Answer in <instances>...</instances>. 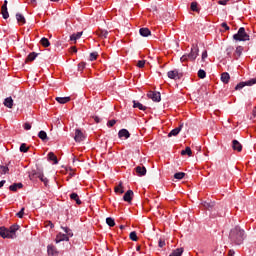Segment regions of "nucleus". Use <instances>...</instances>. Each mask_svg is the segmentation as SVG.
Returning a JSON list of instances; mask_svg holds the SVG:
<instances>
[{
  "label": "nucleus",
  "instance_id": "obj_1",
  "mask_svg": "<svg viewBox=\"0 0 256 256\" xmlns=\"http://www.w3.org/2000/svg\"><path fill=\"white\" fill-rule=\"evenodd\" d=\"M229 239L234 245H243V241H245V230L239 226L232 228L229 233Z\"/></svg>",
  "mask_w": 256,
  "mask_h": 256
},
{
  "label": "nucleus",
  "instance_id": "obj_2",
  "mask_svg": "<svg viewBox=\"0 0 256 256\" xmlns=\"http://www.w3.org/2000/svg\"><path fill=\"white\" fill-rule=\"evenodd\" d=\"M17 231H19V225L17 224L9 228L0 226V237H2V239H17Z\"/></svg>",
  "mask_w": 256,
  "mask_h": 256
},
{
  "label": "nucleus",
  "instance_id": "obj_3",
  "mask_svg": "<svg viewBox=\"0 0 256 256\" xmlns=\"http://www.w3.org/2000/svg\"><path fill=\"white\" fill-rule=\"evenodd\" d=\"M197 57H199V46H197V44H193L190 53L184 54L180 58V61L182 63H187V61H195Z\"/></svg>",
  "mask_w": 256,
  "mask_h": 256
},
{
  "label": "nucleus",
  "instance_id": "obj_4",
  "mask_svg": "<svg viewBox=\"0 0 256 256\" xmlns=\"http://www.w3.org/2000/svg\"><path fill=\"white\" fill-rule=\"evenodd\" d=\"M29 179L30 181H35V179H40V181L44 183L45 187H47V183H49V179L45 178V175L43 174V170L40 168H37L36 170H32L29 173Z\"/></svg>",
  "mask_w": 256,
  "mask_h": 256
},
{
  "label": "nucleus",
  "instance_id": "obj_5",
  "mask_svg": "<svg viewBox=\"0 0 256 256\" xmlns=\"http://www.w3.org/2000/svg\"><path fill=\"white\" fill-rule=\"evenodd\" d=\"M234 41H250L251 37L248 35L247 31H245V27H240L238 32L233 35Z\"/></svg>",
  "mask_w": 256,
  "mask_h": 256
},
{
  "label": "nucleus",
  "instance_id": "obj_6",
  "mask_svg": "<svg viewBox=\"0 0 256 256\" xmlns=\"http://www.w3.org/2000/svg\"><path fill=\"white\" fill-rule=\"evenodd\" d=\"M148 99H152L155 103H159L161 101V93L157 91H149L147 93Z\"/></svg>",
  "mask_w": 256,
  "mask_h": 256
},
{
  "label": "nucleus",
  "instance_id": "obj_7",
  "mask_svg": "<svg viewBox=\"0 0 256 256\" xmlns=\"http://www.w3.org/2000/svg\"><path fill=\"white\" fill-rule=\"evenodd\" d=\"M74 140L76 143H81V141H85V134L82 133L81 129H76Z\"/></svg>",
  "mask_w": 256,
  "mask_h": 256
},
{
  "label": "nucleus",
  "instance_id": "obj_8",
  "mask_svg": "<svg viewBox=\"0 0 256 256\" xmlns=\"http://www.w3.org/2000/svg\"><path fill=\"white\" fill-rule=\"evenodd\" d=\"M232 149L233 151H237L238 153H241L243 151V145H241V142L238 140L232 141Z\"/></svg>",
  "mask_w": 256,
  "mask_h": 256
},
{
  "label": "nucleus",
  "instance_id": "obj_9",
  "mask_svg": "<svg viewBox=\"0 0 256 256\" xmlns=\"http://www.w3.org/2000/svg\"><path fill=\"white\" fill-rule=\"evenodd\" d=\"M7 4H8V1L4 0V3L1 8V13H2L3 19H9V11L7 10Z\"/></svg>",
  "mask_w": 256,
  "mask_h": 256
},
{
  "label": "nucleus",
  "instance_id": "obj_10",
  "mask_svg": "<svg viewBox=\"0 0 256 256\" xmlns=\"http://www.w3.org/2000/svg\"><path fill=\"white\" fill-rule=\"evenodd\" d=\"M118 137L119 139H129V137H131V133H129V130L123 128L121 130H119L118 132Z\"/></svg>",
  "mask_w": 256,
  "mask_h": 256
},
{
  "label": "nucleus",
  "instance_id": "obj_11",
  "mask_svg": "<svg viewBox=\"0 0 256 256\" xmlns=\"http://www.w3.org/2000/svg\"><path fill=\"white\" fill-rule=\"evenodd\" d=\"M244 48L243 46H237L233 53V59L237 61L241 55H243Z\"/></svg>",
  "mask_w": 256,
  "mask_h": 256
},
{
  "label": "nucleus",
  "instance_id": "obj_12",
  "mask_svg": "<svg viewBox=\"0 0 256 256\" xmlns=\"http://www.w3.org/2000/svg\"><path fill=\"white\" fill-rule=\"evenodd\" d=\"M167 75L169 79H181V77H179V70L177 69L168 71Z\"/></svg>",
  "mask_w": 256,
  "mask_h": 256
},
{
  "label": "nucleus",
  "instance_id": "obj_13",
  "mask_svg": "<svg viewBox=\"0 0 256 256\" xmlns=\"http://www.w3.org/2000/svg\"><path fill=\"white\" fill-rule=\"evenodd\" d=\"M135 171L139 177H144V175H147V168H145V166H137Z\"/></svg>",
  "mask_w": 256,
  "mask_h": 256
},
{
  "label": "nucleus",
  "instance_id": "obj_14",
  "mask_svg": "<svg viewBox=\"0 0 256 256\" xmlns=\"http://www.w3.org/2000/svg\"><path fill=\"white\" fill-rule=\"evenodd\" d=\"M181 129H183V124H180L179 127L171 130L168 134V137H177V135H179V133H181Z\"/></svg>",
  "mask_w": 256,
  "mask_h": 256
},
{
  "label": "nucleus",
  "instance_id": "obj_15",
  "mask_svg": "<svg viewBox=\"0 0 256 256\" xmlns=\"http://www.w3.org/2000/svg\"><path fill=\"white\" fill-rule=\"evenodd\" d=\"M123 200L126 201V203H131V201H133V190H128L124 194Z\"/></svg>",
  "mask_w": 256,
  "mask_h": 256
},
{
  "label": "nucleus",
  "instance_id": "obj_16",
  "mask_svg": "<svg viewBox=\"0 0 256 256\" xmlns=\"http://www.w3.org/2000/svg\"><path fill=\"white\" fill-rule=\"evenodd\" d=\"M222 83H224V85H227L229 83V81H231V75H229L228 72H223L221 74V77H220Z\"/></svg>",
  "mask_w": 256,
  "mask_h": 256
},
{
  "label": "nucleus",
  "instance_id": "obj_17",
  "mask_svg": "<svg viewBox=\"0 0 256 256\" xmlns=\"http://www.w3.org/2000/svg\"><path fill=\"white\" fill-rule=\"evenodd\" d=\"M55 241H56V243H61V241H69V236H67L66 234H63V233H58L56 235Z\"/></svg>",
  "mask_w": 256,
  "mask_h": 256
},
{
  "label": "nucleus",
  "instance_id": "obj_18",
  "mask_svg": "<svg viewBox=\"0 0 256 256\" xmlns=\"http://www.w3.org/2000/svg\"><path fill=\"white\" fill-rule=\"evenodd\" d=\"M47 253H48V255H52V256L59 255V251H57V248L53 245H48Z\"/></svg>",
  "mask_w": 256,
  "mask_h": 256
},
{
  "label": "nucleus",
  "instance_id": "obj_19",
  "mask_svg": "<svg viewBox=\"0 0 256 256\" xmlns=\"http://www.w3.org/2000/svg\"><path fill=\"white\" fill-rule=\"evenodd\" d=\"M96 34L98 35V37H100V39H107V37L109 36V31L100 29L96 32Z\"/></svg>",
  "mask_w": 256,
  "mask_h": 256
},
{
  "label": "nucleus",
  "instance_id": "obj_20",
  "mask_svg": "<svg viewBox=\"0 0 256 256\" xmlns=\"http://www.w3.org/2000/svg\"><path fill=\"white\" fill-rule=\"evenodd\" d=\"M133 107L134 109H139L140 111H147V106H143L141 102H137L135 100H133Z\"/></svg>",
  "mask_w": 256,
  "mask_h": 256
},
{
  "label": "nucleus",
  "instance_id": "obj_21",
  "mask_svg": "<svg viewBox=\"0 0 256 256\" xmlns=\"http://www.w3.org/2000/svg\"><path fill=\"white\" fill-rule=\"evenodd\" d=\"M3 104L8 109H13V98L12 97L5 98Z\"/></svg>",
  "mask_w": 256,
  "mask_h": 256
},
{
  "label": "nucleus",
  "instance_id": "obj_22",
  "mask_svg": "<svg viewBox=\"0 0 256 256\" xmlns=\"http://www.w3.org/2000/svg\"><path fill=\"white\" fill-rule=\"evenodd\" d=\"M70 199H71L72 201H75V202H76V205H81V203H83V202L81 201V199H79V194H77V193H75V192H73V193L70 194Z\"/></svg>",
  "mask_w": 256,
  "mask_h": 256
},
{
  "label": "nucleus",
  "instance_id": "obj_23",
  "mask_svg": "<svg viewBox=\"0 0 256 256\" xmlns=\"http://www.w3.org/2000/svg\"><path fill=\"white\" fill-rule=\"evenodd\" d=\"M48 161H53L54 165H57L59 163V160L57 159V156L53 152L48 153Z\"/></svg>",
  "mask_w": 256,
  "mask_h": 256
},
{
  "label": "nucleus",
  "instance_id": "obj_24",
  "mask_svg": "<svg viewBox=\"0 0 256 256\" xmlns=\"http://www.w3.org/2000/svg\"><path fill=\"white\" fill-rule=\"evenodd\" d=\"M16 19L19 25H25V23H27V21L25 20V16H23V14L21 13L16 14Z\"/></svg>",
  "mask_w": 256,
  "mask_h": 256
},
{
  "label": "nucleus",
  "instance_id": "obj_25",
  "mask_svg": "<svg viewBox=\"0 0 256 256\" xmlns=\"http://www.w3.org/2000/svg\"><path fill=\"white\" fill-rule=\"evenodd\" d=\"M56 101L60 103V105H65V103L71 101V97H56Z\"/></svg>",
  "mask_w": 256,
  "mask_h": 256
},
{
  "label": "nucleus",
  "instance_id": "obj_26",
  "mask_svg": "<svg viewBox=\"0 0 256 256\" xmlns=\"http://www.w3.org/2000/svg\"><path fill=\"white\" fill-rule=\"evenodd\" d=\"M139 33L141 37H149V35H151V30H149V28H140Z\"/></svg>",
  "mask_w": 256,
  "mask_h": 256
},
{
  "label": "nucleus",
  "instance_id": "obj_27",
  "mask_svg": "<svg viewBox=\"0 0 256 256\" xmlns=\"http://www.w3.org/2000/svg\"><path fill=\"white\" fill-rule=\"evenodd\" d=\"M233 53H235V47L228 46L226 48V55H227V57H229V59H233Z\"/></svg>",
  "mask_w": 256,
  "mask_h": 256
},
{
  "label": "nucleus",
  "instance_id": "obj_28",
  "mask_svg": "<svg viewBox=\"0 0 256 256\" xmlns=\"http://www.w3.org/2000/svg\"><path fill=\"white\" fill-rule=\"evenodd\" d=\"M10 191H17V189H23V183H14L9 186Z\"/></svg>",
  "mask_w": 256,
  "mask_h": 256
},
{
  "label": "nucleus",
  "instance_id": "obj_29",
  "mask_svg": "<svg viewBox=\"0 0 256 256\" xmlns=\"http://www.w3.org/2000/svg\"><path fill=\"white\" fill-rule=\"evenodd\" d=\"M38 137L39 139H41V141H49V137H47V132L41 130L39 133H38Z\"/></svg>",
  "mask_w": 256,
  "mask_h": 256
},
{
  "label": "nucleus",
  "instance_id": "obj_30",
  "mask_svg": "<svg viewBox=\"0 0 256 256\" xmlns=\"http://www.w3.org/2000/svg\"><path fill=\"white\" fill-rule=\"evenodd\" d=\"M115 193H120V195H123L125 193V190L123 189V182H120L118 186L114 188Z\"/></svg>",
  "mask_w": 256,
  "mask_h": 256
},
{
  "label": "nucleus",
  "instance_id": "obj_31",
  "mask_svg": "<svg viewBox=\"0 0 256 256\" xmlns=\"http://www.w3.org/2000/svg\"><path fill=\"white\" fill-rule=\"evenodd\" d=\"M183 248H177L170 253L169 256H182L183 255Z\"/></svg>",
  "mask_w": 256,
  "mask_h": 256
},
{
  "label": "nucleus",
  "instance_id": "obj_32",
  "mask_svg": "<svg viewBox=\"0 0 256 256\" xmlns=\"http://www.w3.org/2000/svg\"><path fill=\"white\" fill-rule=\"evenodd\" d=\"M39 54L38 53H36V52H31L28 56H27V58H26V63L28 62V61H35V59H37V56H38Z\"/></svg>",
  "mask_w": 256,
  "mask_h": 256
},
{
  "label": "nucleus",
  "instance_id": "obj_33",
  "mask_svg": "<svg viewBox=\"0 0 256 256\" xmlns=\"http://www.w3.org/2000/svg\"><path fill=\"white\" fill-rule=\"evenodd\" d=\"M81 35H83V32H77L70 36V41H77V39H81Z\"/></svg>",
  "mask_w": 256,
  "mask_h": 256
},
{
  "label": "nucleus",
  "instance_id": "obj_34",
  "mask_svg": "<svg viewBox=\"0 0 256 256\" xmlns=\"http://www.w3.org/2000/svg\"><path fill=\"white\" fill-rule=\"evenodd\" d=\"M40 45H42V47H50L51 46V42H49V39L43 37L40 40Z\"/></svg>",
  "mask_w": 256,
  "mask_h": 256
},
{
  "label": "nucleus",
  "instance_id": "obj_35",
  "mask_svg": "<svg viewBox=\"0 0 256 256\" xmlns=\"http://www.w3.org/2000/svg\"><path fill=\"white\" fill-rule=\"evenodd\" d=\"M181 155H188V157H191V155H193V151L191 150V147L188 146L184 150H182Z\"/></svg>",
  "mask_w": 256,
  "mask_h": 256
},
{
  "label": "nucleus",
  "instance_id": "obj_36",
  "mask_svg": "<svg viewBox=\"0 0 256 256\" xmlns=\"http://www.w3.org/2000/svg\"><path fill=\"white\" fill-rule=\"evenodd\" d=\"M11 165V161L8 162L6 166L1 165L0 169L2 170L3 175H7L9 173V166Z\"/></svg>",
  "mask_w": 256,
  "mask_h": 256
},
{
  "label": "nucleus",
  "instance_id": "obj_37",
  "mask_svg": "<svg viewBox=\"0 0 256 256\" xmlns=\"http://www.w3.org/2000/svg\"><path fill=\"white\" fill-rule=\"evenodd\" d=\"M61 229L64 230V233H66L67 237H73V230H71L69 227L61 226Z\"/></svg>",
  "mask_w": 256,
  "mask_h": 256
},
{
  "label": "nucleus",
  "instance_id": "obj_38",
  "mask_svg": "<svg viewBox=\"0 0 256 256\" xmlns=\"http://www.w3.org/2000/svg\"><path fill=\"white\" fill-rule=\"evenodd\" d=\"M203 207H205V209H208V211H211V209H213L215 207V203L203 202Z\"/></svg>",
  "mask_w": 256,
  "mask_h": 256
},
{
  "label": "nucleus",
  "instance_id": "obj_39",
  "mask_svg": "<svg viewBox=\"0 0 256 256\" xmlns=\"http://www.w3.org/2000/svg\"><path fill=\"white\" fill-rule=\"evenodd\" d=\"M246 87H253V85H256V78H251L248 81L244 82Z\"/></svg>",
  "mask_w": 256,
  "mask_h": 256
},
{
  "label": "nucleus",
  "instance_id": "obj_40",
  "mask_svg": "<svg viewBox=\"0 0 256 256\" xmlns=\"http://www.w3.org/2000/svg\"><path fill=\"white\" fill-rule=\"evenodd\" d=\"M106 223L110 227H115V219H113L112 217L106 218Z\"/></svg>",
  "mask_w": 256,
  "mask_h": 256
},
{
  "label": "nucleus",
  "instance_id": "obj_41",
  "mask_svg": "<svg viewBox=\"0 0 256 256\" xmlns=\"http://www.w3.org/2000/svg\"><path fill=\"white\" fill-rule=\"evenodd\" d=\"M27 151H29V147H27V144L26 143H22L20 145V152L21 153H27Z\"/></svg>",
  "mask_w": 256,
  "mask_h": 256
},
{
  "label": "nucleus",
  "instance_id": "obj_42",
  "mask_svg": "<svg viewBox=\"0 0 256 256\" xmlns=\"http://www.w3.org/2000/svg\"><path fill=\"white\" fill-rule=\"evenodd\" d=\"M198 77H199V79H205V77H207V72H205V70H203V69H200L198 71Z\"/></svg>",
  "mask_w": 256,
  "mask_h": 256
},
{
  "label": "nucleus",
  "instance_id": "obj_43",
  "mask_svg": "<svg viewBox=\"0 0 256 256\" xmlns=\"http://www.w3.org/2000/svg\"><path fill=\"white\" fill-rule=\"evenodd\" d=\"M185 177V173L184 172H177L174 174V179H178L181 180Z\"/></svg>",
  "mask_w": 256,
  "mask_h": 256
},
{
  "label": "nucleus",
  "instance_id": "obj_44",
  "mask_svg": "<svg viewBox=\"0 0 256 256\" xmlns=\"http://www.w3.org/2000/svg\"><path fill=\"white\" fill-rule=\"evenodd\" d=\"M97 57H99V53L92 52V53H90L89 61H97Z\"/></svg>",
  "mask_w": 256,
  "mask_h": 256
},
{
  "label": "nucleus",
  "instance_id": "obj_45",
  "mask_svg": "<svg viewBox=\"0 0 256 256\" xmlns=\"http://www.w3.org/2000/svg\"><path fill=\"white\" fill-rule=\"evenodd\" d=\"M197 5H198L197 2H192L190 6L191 11L199 13V8L197 7Z\"/></svg>",
  "mask_w": 256,
  "mask_h": 256
},
{
  "label": "nucleus",
  "instance_id": "obj_46",
  "mask_svg": "<svg viewBox=\"0 0 256 256\" xmlns=\"http://www.w3.org/2000/svg\"><path fill=\"white\" fill-rule=\"evenodd\" d=\"M243 87H246L245 82H240L235 86V91H241V89H243Z\"/></svg>",
  "mask_w": 256,
  "mask_h": 256
},
{
  "label": "nucleus",
  "instance_id": "obj_47",
  "mask_svg": "<svg viewBox=\"0 0 256 256\" xmlns=\"http://www.w3.org/2000/svg\"><path fill=\"white\" fill-rule=\"evenodd\" d=\"M25 215V208H21V210L16 214V217L19 219H23V216Z\"/></svg>",
  "mask_w": 256,
  "mask_h": 256
},
{
  "label": "nucleus",
  "instance_id": "obj_48",
  "mask_svg": "<svg viewBox=\"0 0 256 256\" xmlns=\"http://www.w3.org/2000/svg\"><path fill=\"white\" fill-rule=\"evenodd\" d=\"M131 241H137L139 238L137 237V232L133 231L130 233Z\"/></svg>",
  "mask_w": 256,
  "mask_h": 256
},
{
  "label": "nucleus",
  "instance_id": "obj_49",
  "mask_svg": "<svg viewBox=\"0 0 256 256\" xmlns=\"http://www.w3.org/2000/svg\"><path fill=\"white\" fill-rule=\"evenodd\" d=\"M166 243H165V239L164 238H160L158 241V246L163 249V247H165Z\"/></svg>",
  "mask_w": 256,
  "mask_h": 256
},
{
  "label": "nucleus",
  "instance_id": "obj_50",
  "mask_svg": "<svg viewBox=\"0 0 256 256\" xmlns=\"http://www.w3.org/2000/svg\"><path fill=\"white\" fill-rule=\"evenodd\" d=\"M137 67H139V69H143V67H145V60L138 61Z\"/></svg>",
  "mask_w": 256,
  "mask_h": 256
},
{
  "label": "nucleus",
  "instance_id": "obj_51",
  "mask_svg": "<svg viewBox=\"0 0 256 256\" xmlns=\"http://www.w3.org/2000/svg\"><path fill=\"white\" fill-rule=\"evenodd\" d=\"M83 69H85V62H80L78 64V71H83Z\"/></svg>",
  "mask_w": 256,
  "mask_h": 256
},
{
  "label": "nucleus",
  "instance_id": "obj_52",
  "mask_svg": "<svg viewBox=\"0 0 256 256\" xmlns=\"http://www.w3.org/2000/svg\"><path fill=\"white\" fill-rule=\"evenodd\" d=\"M115 123H117V120L113 119V120H109L107 125H108V127H113L115 125Z\"/></svg>",
  "mask_w": 256,
  "mask_h": 256
},
{
  "label": "nucleus",
  "instance_id": "obj_53",
  "mask_svg": "<svg viewBox=\"0 0 256 256\" xmlns=\"http://www.w3.org/2000/svg\"><path fill=\"white\" fill-rule=\"evenodd\" d=\"M221 27H222L223 29H225V31H229V29H230L229 25H227V22H223V23L221 24Z\"/></svg>",
  "mask_w": 256,
  "mask_h": 256
},
{
  "label": "nucleus",
  "instance_id": "obj_54",
  "mask_svg": "<svg viewBox=\"0 0 256 256\" xmlns=\"http://www.w3.org/2000/svg\"><path fill=\"white\" fill-rule=\"evenodd\" d=\"M24 129H25V131L31 130V124H29V122H26V123L24 124Z\"/></svg>",
  "mask_w": 256,
  "mask_h": 256
},
{
  "label": "nucleus",
  "instance_id": "obj_55",
  "mask_svg": "<svg viewBox=\"0 0 256 256\" xmlns=\"http://www.w3.org/2000/svg\"><path fill=\"white\" fill-rule=\"evenodd\" d=\"M229 1H231V0H219L218 5H227V3H229Z\"/></svg>",
  "mask_w": 256,
  "mask_h": 256
},
{
  "label": "nucleus",
  "instance_id": "obj_56",
  "mask_svg": "<svg viewBox=\"0 0 256 256\" xmlns=\"http://www.w3.org/2000/svg\"><path fill=\"white\" fill-rule=\"evenodd\" d=\"M208 55H207V50H204L202 52V61H205V59H207Z\"/></svg>",
  "mask_w": 256,
  "mask_h": 256
},
{
  "label": "nucleus",
  "instance_id": "obj_57",
  "mask_svg": "<svg viewBox=\"0 0 256 256\" xmlns=\"http://www.w3.org/2000/svg\"><path fill=\"white\" fill-rule=\"evenodd\" d=\"M29 3L32 7H37V0H29Z\"/></svg>",
  "mask_w": 256,
  "mask_h": 256
},
{
  "label": "nucleus",
  "instance_id": "obj_58",
  "mask_svg": "<svg viewBox=\"0 0 256 256\" xmlns=\"http://www.w3.org/2000/svg\"><path fill=\"white\" fill-rule=\"evenodd\" d=\"M93 119L95 123H101V118H99V116H93Z\"/></svg>",
  "mask_w": 256,
  "mask_h": 256
},
{
  "label": "nucleus",
  "instance_id": "obj_59",
  "mask_svg": "<svg viewBox=\"0 0 256 256\" xmlns=\"http://www.w3.org/2000/svg\"><path fill=\"white\" fill-rule=\"evenodd\" d=\"M70 51H71V53H77V47L72 46V47L70 48Z\"/></svg>",
  "mask_w": 256,
  "mask_h": 256
},
{
  "label": "nucleus",
  "instance_id": "obj_60",
  "mask_svg": "<svg viewBox=\"0 0 256 256\" xmlns=\"http://www.w3.org/2000/svg\"><path fill=\"white\" fill-rule=\"evenodd\" d=\"M5 183H7V181H5V180L0 181V189H1V187H3V185H5Z\"/></svg>",
  "mask_w": 256,
  "mask_h": 256
},
{
  "label": "nucleus",
  "instance_id": "obj_61",
  "mask_svg": "<svg viewBox=\"0 0 256 256\" xmlns=\"http://www.w3.org/2000/svg\"><path fill=\"white\" fill-rule=\"evenodd\" d=\"M252 115L253 117H256V106L253 108Z\"/></svg>",
  "mask_w": 256,
  "mask_h": 256
},
{
  "label": "nucleus",
  "instance_id": "obj_62",
  "mask_svg": "<svg viewBox=\"0 0 256 256\" xmlns=\"http://www.w3.org/2000/svg\"><path fill=\"white\" fill-rule=\"evenodd\" d=\"M229 255H230V256H233V255H235V251H233V250H230V251H229Z\"/></svg>",
  "mask_w": 256,
  "mask_h": 256
},
{
  "label": "nucleus",
  "instance_id": "obj_63",
  "mask_svg": "<svg viewBox=\"0 0 256 256\" xmlns=\"http://www.w3.org/2000/svg\"><path fill=\"white\" fill-rule=\"evenodd\" d=\"M136 251H141V246L136 247Z\"/></svg>",
  "mask_w": 256,
  "mask_h": 256
},
{
  "label": "nucleus",
  "instance_id": "obj_64",
  "mask_svg": "<svg viewBox=\"0 0 256 256\" xmlns=\"http://www.w3.org/2000/svg\"><path fill=\"white\" fill-rule=\"evenodd\" d=\"M120 229L121 230L125 229V226L124 225H120Z\"/></svg>",
  "mask_w": 256,
  "mask_h": 256
}]
</instances>
